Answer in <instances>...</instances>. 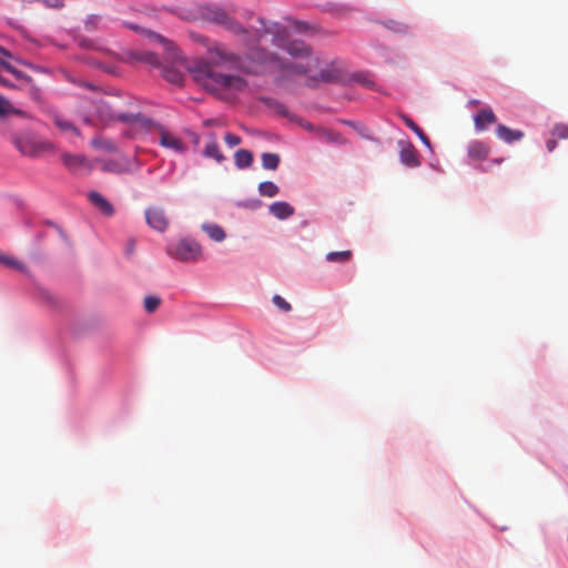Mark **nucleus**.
I'll return each mask as SVG.
<instances>
[{
    "instance_id": "obj_1",
    "label": "nucleus",
    "mask_w": 568,
    "mask_h": 568,
    "mask_svg": "<svg viewBox=\"0 0 568 568\" xmlns=\"http://www.w3.org/2000/svg\"><path fill=\"white\" fill-rule=\"evenodd\" d=\"M261 38L266 33L274 36L275 45L284 49L295 61L290 62L274 53H268L264 49L253 44L247 57L263 69L271 72H278L283 78L293 75H305L320 67V58L313 54L312 48L302 40H292L283 42L285 38V29L278 24L266 28L261 21Z\"/></svg>"
},
{
    "instance_id": "obj_2",
    "label": "nucleus",
    "mask_w": 568,
    "mask_h": 568,
    "mask_svg": "<svg viewBox=\"0 0 568 568\" xmlns=\"http://www.w3.org/2000/svg\"><path fill=\"white\" fill-rule=\"evenodd\" d=\"M243 69L242 59L220 44L210 50L206 59L195 61L189 68L195 82L219 98L246 89V80L233 73Z\"/></svg>"
},
{
    "instance_id": "obj_3",
    "label": "nucleus",
    "mask_w": 568,
    "mask_h": 568,
    "mask_svg": "<svg viewBox=\"0 0 568 568\" xmlns=\"http://www.w3.org/2000/svg\"><path fill=\"white\" fill-rule=\"evenodd\" d=\"M205 19L215 22L217 24L224 26L226 29L233 31L234 33L242 34L243 41L251 51L253 44H257L261 40V31L260 29L254 30H244L239 23L232 20L231 17L227 16L225 11L216 7H209L204 12Z\"/></svg>"
},
{
    "instance_id": "obj_4",
    "label": "nucleus",
    "mask_w": 568,
    "mask_h": 568,
    "mask_svg": "<svg viewBox=\"0 0 568 568\" xmlns=\"http://www.w3.org/2000/svg\"><path fill=\"white\" fill-rule=\"evenodd\" d=\"M93 116L102 124L108 125L113 121H121L123 123L139 124V122H150L144 115L136 113H120L114 110L111 101L104 97H101L95 102V110Z\"/></svg>"
},
{
    "instance_id": "obj_5",
    "label": "nucleus",
    "mask_w": 568,
    "mask_h": 568,
    "mask_svg": "<svg viewBox=\"0 0 568 568\" xmlns=\"http://www.w3.org/2000/svg\"><path fill=\"white\" fill-rule=\"evenodd\" d=\"M168 254L182 262H195L200 260L202 248L194 240L181 239L168 246Z\"/></svg>"
},
{
    "instance_id": "obj_6",
    "label": "nucleus",
    "mask_w": 568,
    "mask_h": 568,
    "mask_svg": "<svg viewBox=\"0 0 568 568\" xmlns=\"http://www.w3.org/2000/svg\"><path fill=\"white\" fill-rule=\"evenodd\" d=\"M12 142L17 149L27 156H38L51 151L53 145L49 141L39 140L31 135H12Z\"/></svg>"
},
{
    "instance_id": "obj_7",
    "label": "nucleus",
    "mask_w": 568,
    "mask_h": 568,
    "mask_svg": "<svg viewBox=\"0 0 568 568\" xmlns=\"http://www.w3.org/2000/svg\"><path fill=\"white\" fill-rule=\"evenodd\" d=\"M139 122L140 125L150 128L154 130L159 134V144L165 149L172 150L176 153H184L186 151V145L176 134L170 132L161 124L152 122Z\"/></svg>"
},
{
    "instance_id": "obj_8",
    "label": "nucleus",
    "mask_w": 568,
    "mask_h": 568,
    "mask_svg": "<svg viewBox=\"0 0 568 568\" xmlns=\"http://www.w3.org/2000/svg\"><path fill=\"white\" fill-rule=\"evenodd\" d=\"M342 77L341 63L337 61L331 62L328 65L323 68L320 73L315 77H308L306 84L308 87H316L318 82L331 83L336 82Z\"/></svg>"
},
{
    "instance_id": "obj_9",
    "label": "nucleus",
    "mask_w": 568,
    "mask_h": 568,
    "mask_svg": "<svg viewBox=\"0 0 568 568\" xmlns=\"http://www.w3.org/2000/svg\"><path fill=\"white\" fill-rule=\"evenodd\" d=\"M145 220L150 227L164 232L169 227V217L161 206H150L145 210Z\"/></svg>"
},
{
    "instance_id": "obj_10",
    "label": "nucleus",
    "mask_w": 568,
    "mask_h": 568,
    "mask_svg": "<svg viewBox=\"0 0 568 568\" xmlns=\"http://www.w3.org/2000/svg\"><path fill=\"white\" fill-rule=\"evenodd\" d=\"M398 145L400 146L399 160L404 165L408 168H417L420 165L417 151L409 141L402 140L398 142Z\"/></svg>"
},
{
    "instance_id": "obj_11",
    "label": "nucleus",
    "mask_w": 568,
    "mask_h": 568,
    "mask_svg": "<svg viewBox=\"0 0 568 568\" xmlns=\"http://www.w3.org/2000/svg\"><path fill=\"white\" fill-rule=\"evenodd\" d=\"M88 199L90 203L94 205L102 214L106 216H112L114 214L113 205L99 192H89Z\"/></svg>"
},
{
    "instance_id": "obj_12",
    "label": "nucleus",
    "mask_w": 568,
    "mask_h": 568,
    "mask_svg": "<svg viewBox=\"0 0 568 568\" xmlns=\"http://www.w3.org/2000/svg\"><path fill=\"white\" fill-rule=\"evenodd\" d=\"M61 160L65 168L73 172L90 169L87 158L80 154L63 153Z\"/></svg>"
},
{
    "instance_id": "obj_13",
    "label": "nucleus",
    "mask_w": 568,
    "mask_h": 568,
    "mask_svg": "<svg viewBox=\"0 0 568 568\" xmlns=\"http://www.w3.org/2000/svg\"><path fill=\"white\" fill-rule=\"evenodd\" d=\"M489 152V145L483 141H473L467 146V154L473 161L485 160Z\"/></svg>"
},
{
    "instance_id": "obj_14",
    "label": "nucleus",
    "mask_w": 568,
    "mask_h": 568,
    "mask_svg": "<svg viewBox=\"0 0 568 568\" xmlns=\"http://www.w3.org/2000/svg\"><path fill=\"white\" fill-rule=\"evenodd\" d=\"M496 120L497 118L490 108L483 109L474 116L475 129L478 132L485 131L487 125L495 123Z\"/></svg>"
},
{
    "instance_id": "obj_15",
    "label": "nucleus",
    "mask_w": 568,
    "mask_h": 568,
    "mask_svg": "<svg viewBox=\"0 0 568 568\" xmlns=\"http://www.w3.org/2000/svg\"><path fill=\"white\" fill-rule=\"evenodd\" d=\"M203 155L209 159L215 160L217 163H222L225 160L223 155L215 134L210 135V141L206 143Z\"/></svg>"
},
{
    "instance_id": "obj_16",
    "label": "nucleus",
    "mask_w": 568,
    "mask_h": 568,
    "mask_svg": "<svg viewBox=\"0 0 568 568\" xmlns=\"http://www.w3.org/2000/svg\"><path fill=\"white\" fill-rule=\"evenodd\" d=\"M270 213L278 220H285L291 217L295 210L294 207L284 201L274 202L268 207Z\"/></svg>"
},
{
    "instance_id": "obj_17",
    "label": "nucleus",
    "mask_w": 568,
    "mask_h": 568,
    "mask_svg": "<svg viewBox=\"0 0 568 568\" xmlns=\"http://www.w3.org/2000/svg\"><path fill=\"white\" fill-rule=\"evenodd\" d=\"M497 136L506 143H513L524 138V132L520 130H513L504 124H498L496 128Z\"/></svg>"
},
{
    "instance_id": "obj_18",
    "label": "nucleus",
    "mask_w": 568,
    "mask_h": 568,
    "mask_svg": "<svg viewBox=\"0 0 568 568\" xmlns=\"http://www.w3.org/2000/svg\"><path fill=\"white\" fill-rule=\"evenodd\" d=\"M0 116L1 118H10L17 116L21 119H28V115L24 111L16 109L9 100L4 97L0 95Z\"/></svg>"
},
{
    "instance_id": "obj_19",
    "label": "nucleus",
    "mask_w": 568,
    "mask_h": 568,
    "mask_svg": "<svg viewBox=\"0 0 568 568\" xmlns=\"http://www.w3.org/2000/svg\"><path fill=\"white\" fill-rule=\"evenodd\" d=\"M54 125L64 133H73L75 135H79L78 129L63 115L61 114H53L52 116Z\"/></svg>"
},
{
    "instance_id": "obj_20",
    "label": "nucleus",
    "mask_w": 568,
    "mask_h": 568,
    "mask_svg": "<svg viewBox=\"0 0 568 568\" xmlns=\"http://www.w3.org/2000/svg\"><path fill=\"white\" fill-rule=\"evenodd\" d=\"M202 230L215 242H222L226 236L224 230L217 224L204 223Z\"/></svg>"
},
{
    "instance_id": "obj_21",
    "label": "nucleus",
    "mask_w": 568,
    "mask_h": 568,
    "mask_svg": "<svg viewBox=\"0 0 568 568\" xmlns=\"http://www.w3.org/2000/svg\"><path fill=\"white\" fill-rule=\"evenodd\" d=\"M234 162L239 169L248 168L253 162V154L244 149L237 150L234 154Z\"/></svg>"
},
{
    "instance_id": "obj_22",
    "label": "nucleus",
    "mask_w": 568,
    "mask_h": 568,
    "mask_svg": "<svg viewBox=\"0 0 568 568\" xmlns=\"http://www.w3.org/2000/svg\"><path fill=\"white\" fill-rule=\"evenodd\" d=\"M1 65H2L3 70L10 72L20 82L21 85L31 84L32 79L29 75H27L26 73H23L22 71L17 70L10 63L4 61V62H1Z\"/></svg>"
},
{
    "instance_id": "obj_23",
    "label": "nucleus",
    "mask_w": 568,
    "mask_h": 568,
    "mask_svg": "<svg viewBox=\"0 0 568 568\" xmlns=\"http://www.w3.org/2000/svg\"><path fill=\"white\" fill-rule=\"evenodd\" d=\"M405 124L420 139V141L426 145L430 146V140L425 134V132L408 116L403 115L402 116Z\"/></svg>"
},
{
    "instance_id": "obj_24",
    "label": "nucleus",
    "mask_w": 568,
    "mask_h": 568,
    "mask_svg": "<svg viewBox=\"0 0 568 568\" xmlns=\"http://www.w3.org/2000/svg\"><path fill=\"white\" fill-rule=\"evenodd\" d=\"M318 134L327 142L336 144H345L346 140L336 131L328 129L318 130Z\"/></svg>"
},
{
    "instance_id": "obj_25",
    "label": "nucleus",
    "mask_w": 568,
    "mask_h": 568,
    "mask_svg": "<svg viewBox=\"0 0 568 568\" xmlns=\"http://www.w3.org/2000/svg\"><path fill=\"white\" fill-rule=\"evenodd\" d=\"M353 256L352 251H339V252H329L326 254V261L331 263H346Z\"/></svg>"
},
{
    "instance_id": "obj_26",
    "label": "nucleus",
    "mask_w": 568,
    "mask_h": 568,
    "mask_svg": "<svg viewBox=\"0 0 568 568\" xmlns=\"http://www.w3.org/2000/svg\"><path fill=\"white\" fill-rule=\"evenodd\" d=\"M280 164V156L276 153H263L262 166L265 170H276Z\"/></svg>"
},
{
    "instance_id": "obj_27",
    "label": "nucleus",
    "mask_w": 568,
    "mask_h": 568,
    "mask_svg": "<svg viewBox=\"0 0 568 568\" xmlns=\"http://www.w3.org/2000/svg\"><path fill=\"white\" fill-rule=\"evenodd\" d=\"M258 191L263 196L273 197L278 194L280 189L275 183L265 181L260 183Z\"/></svg>"
},
{
    "instance_id": "obj_28",
    "label": "nucleus",
    "mask_w": 568,
    "mask_h": 568,
    "mask_svg": "<svg viewBox=\"0 0 568 568\" xmlns=\"http://www.w3.org/2000/svg\"><path fill=\"white\" fill-rule=\"evenodd\" d=\"M163 77L170 83L181 85L183 83V74L175 69H165L163 72Z\"/></svg>"
},
{
    "instance_id": "obj_29",
    "label": "nucleus",
    "mask_w": 568,
    "mask_h": 568,
    "mask_svg": "<svg viewBox=\"0 0 568 568\" xmlns=\"http://www.w3.org/2000/svg\"><path fill=\"white\" fill-rule=\"evenodd\" d=\"M161 304V298L155 295H149L144 297L143 306L148 313H153L158 310Z\"/></svg>"
},
{
    "instance_id": "obj_30",
    "label": "nucleus",
    "mask_w": 568,
    "mask_h": 568,
    "mask_svg": "<svg viewBox=\"0 0 568 568\" xmlns=\"http://www.w3.org/2000/svg\"><path fill=\"white\" fill-rule=\"evenodd\" d=\"M101 17L97 14L89 16L84 21V29L88 32H92L100 28L101 24Z\"/></svg>"
},
{
    "instance_id": "obj_31",
    "label": "nucleus",
    "mask_w": 568,
    "mask_h": 568,
    "mask_svg": "<svg viewBox=\"0 0 568 568\" xmlns=\"http://www.w3.org/2000/svg\"><path fill=\"white\" fill-rule=\"evenodd\" d=\"M551 136L566 140L568 139V124L558 123L551 130Z\"/></svg>"
},
{
    "instance_id": "obj_32",
    "label": "nucleus",
    "mask_w": 568,
    "mask_h": 568,
    "mask_svg": "<svg viewBox=\"0 0 568 568\" xmlns=\"http://www.w3.org/2000/svg\"><path fill=\"white\" fill-rule=\"evenodd\" d=\"M0 263L7 265L9 267L19 270V271H24L23 264H21L19 261L14 260L13 257L3 255L1 253H0Z\"/></svg>"
},
{
    "instance_id": "obj_33",
    "label": "nucleus",
    "mask_w": 568,
    "mask_h": 568,
    "mask_svg": "<svg viewBox=\"0 0 568 568\" xmlns=\"http://www.w3.org/2000/svg\"><path fill=\"white\" fill-rule=\"evenodd\" d=\"M91 145L95 149L114 150V144L111 141L100 136L92 139Z\"/></svg>"
},
{
    "instance_id": "obj_34",
    "label": "nucleus",
    "mask_w": 568,
    "mask_h": 568,
    "mask_svg": "<svg viewBox=\"0 0 568 568\" xmlns=\"http://www.w3.org/2000/svg\"><path fill=\"white\" fill-rule=\"evenodd\" d=\"M146 34L151 41L162 43L164 45L165 50H168V51L174 50L172 43L166 41L162 36H160L153 31H146Z\"/></svg>"
},
{
    "instance_id": "obj_35",
    "label": "nucleus",
    "mask_w": 568,
    "mask_h": 568,
    "mask_svg": "<svg viewBox=\"0 0 568 568\" xmlns=\"http://www.w3.org/2000/svg\"><path fill=\"white\" fill-rule=\"evenodd\" d=\"M274 305L283 312H290L292 306L288 302H286L281 295H274L272 298Z\"/></svg>"
},
{
    "instance_id": "obj_36",
    "label": "nucleus",
    "mask_w": 568,
    "mask_h": 568,
    "mask_svg": "<svg viewBox=\"0 0 568 568\" xmlns=\"http://www.w3.org/2000/svg\"><path fill=\"white\" fill-rule=\"evenodd\" d=\"M139 60L141 61H144L151 65H159L160 64V60L158 58L156 54L152 53V52H145V53H142L138 57Z\"/></svg>"
},
{
    "instance_id": "obj_37",
    "label": "nucleus",
    "mask_w": 568,
    "mask_h": 568,
    "mask_svg": "<svg viewBox=\"0 0 568 568\" xmlns=\"http://www.w3.org/2000/svg\"><path fill=\"white\" fill-rule=\"evenodd\" d=\"M224 141L230 148L236 146L242 142L241 138L233 133H226Z\"/></svg>"
},
{
    "instance_id": "obj_38",
    "label": "nucleus",
    "mask_w": 568,
    "mask_h": 568,
    "mask_svg": "<svg viewBox=\"0 0 568 568\" xmlns=\"http://www.w3.org/2000/svg\"><path fill=\"white\" fill-rule=\"evenodd\" d=\"M388 29L390 30H394L396 32H405L407 27L400 22H397V21H388L386 24H385Z\"/></svg>"
},
{
    "instance_id": "obj_39",
    "label": "nucleus",
    "mask_w": 568,
    "mask_h": 568,
    "mask_svg": "<svg viewBox=\"0 0 568 568\" xmlns=\"http://www.w3.org/2000/svg\"><path fill=\"white\" fill-rule=\"evenodd\" d=\"M78 43L83 49H97L93 41L87 38L79 39Z\"/></svg>"
},
{
    "instance_id": "obj_40",
    "label": "nucleus",
    "mask_w": 568,
    "mask_h": 568,
    "mask_svg": "<svg viewBox=\"0 0 568 568\" xmlns=\"http://www.w3.org/2000/svg\"><path fill=\"white\" fill-rule=\"evenodd\" d=\"M48 8L60 9L63 7L62 0H42Z\"/></svg>"
},
{
    "instance_id": "obj_41",
    "label": "nucleus",
    "mask_w": 568,
    "mask_h": 568,
    "mask_svg": "<svg viewBox=\"0 0 568 568\" xmlns=\"http://www.w3.org/2000/svg\"><path fill=\"white\" fill-rule=\"evenodd\" d=\"M134 250H135V241L134 240H129L128 243H126V246H125V254L128 256H131L133 253H134Z\"/></svg>"
},
{
    "instance_id": "obj_42",
    "label": "nucleus",
    "mask_w": 568,
    "mask_h": 568,
    "mask_svg": "<svg viewBox=\"0 0 568 568\" xmlns=\"http://www.w3.org/2000/svg\"><path fill=\"white\" fill-rule=\"evenodd\" d=\"M548 152H552L557 148V138H551L546 142Z\"/></svg>"
},
{
    "instance_id": "obj_43",
    "label": "nucleus",
    "mask_w": 568,
    "mask_h": 568,
    "mask_svg": "<svg viewBox=\"0 0 568 568\" xmlns=\"http://www.w3.org/2000/svg\"><path fill=\"white\" fill-rule=\"evenodd\" d=\"M79 85H80V87H82V88L89 89V90H91V91H98V90H99V88H98V87H95V85H94V84H92V83L85 82V81H80V82H79Z\"/></svg>"
},
{
    "instance_id": "obj_44",
    "label": "nucleus",
    "mask_w": 568,
    "mask_h": 568,
    "mask_svg": "<svg viewBox=\"0 0 568 568\" xmlns=\"http://www.w3.org/2000/svg\"><path fill=\"white\" fill-rule=\"evenodd\" d=\"M103 171H106V172H115V164L112 163V162H106L104 163L103 165Z\"/></svg>"
},
{
    "instance_id": "obj_45",
    "label": "nucleus",
    "mask_w": 568,
    "mask_h": 568,
    "mask_svg": "<svg viewBox=\"0 0 568 568\" xmlns=\"http://www.w3.org/2000/svg\"><path fill=\"white\" fill-rule=\"evenodd\" d=\"M83 122L87 123V124H97L94 119L92 116H89V115H83Z\"/></svg>"
},
{
    "instance_id": "obj_46",
    "label": "nucleus",
    "mask_w": 568,
    "mask_h": 568,
    "mask_svg": "<svg viewBox=\"0 0 568 568\" xmlns=\"http://www.w3.org/2000/svg\"><path fill=\"white\" fill-rule=\"evenodd\" d=\"M213 124H217V121L214 120V119H207L203 122V125L205 126H210V125H213Z\"/></svg>"
},
{
    "instance_id": "obj_47",
    "label": "nucleus",
    "mask_w": 568,
    "mask_h": 568,
    "mask_svg": "<svg viewBox=\"0 0 568 568\" xmlns=\"http://www.w3.org/2000/svg\"><path fill=\"white\" fill-rule=\"evenodd\" d=\"M357 80L363 83L364 85H369L371 81L363 79V77H358Z\"/></svg>"
},
{
    "instance_id": "obj_48",
    "label": "nucleus",
    "mask_w": 568,
    "mask_h": 568,
    "mask_svg": "<svg viewBox=\"0 0 568 568\" xmlns=\"http://www.w3.org/2000/svg\"><path fill=\"white\" fill-rule=\"evenodd\" d=\"M171 59H172V60H178V59H179L178 53L173 52V53L171 54Z\"/></svg>"
},
{
    "instance_id": "obj_49",
    "label": "nucleus",
    "mask_w": 568,
    "mask_h": 568,
    "mask_svg": "<svg viewBox=\"0 0 568 568\" xmlns=\"http://www.w3.org/2000/svg\"><path fill=\"white\" fill-rule=\"evenodd\" d=\"M471 103H473L474 105H477L479 102H478V101H471Z\"/></svg>"
}]
</instances>
